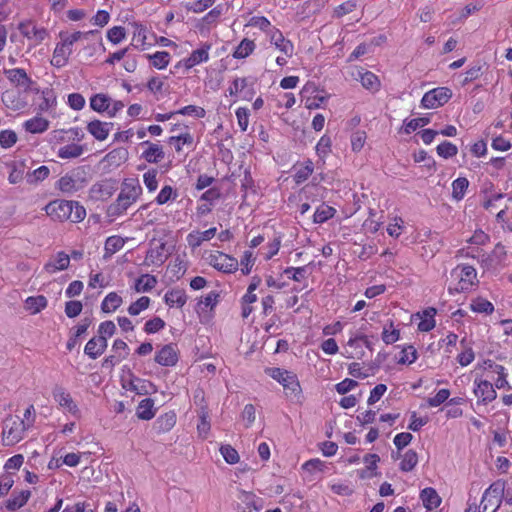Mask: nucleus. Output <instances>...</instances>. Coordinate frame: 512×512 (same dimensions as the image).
<instances>
[{
	"instance_id": "2",
	"label": "nucleus",
	"mask_w": 512,
	"mask_h": 512,
	"mask_svg": "<svg viewBox=\"0 0 512 512\" xmlns=\"http://www.w3.org/2000/svg\"><path fill=\"white\" fill-rule=\"evenodd\" d=\"M142 187L138 179H125L121 191L114 203L109 206L108 212L112 216L122 215L141 196Z\"/></svg>"
},
{
	"instance_id": "6",
	"label": "nucleus",
	"mask_w": 512,
	"mask_h": 512,
	"mask_svg": "<svg viewBox=\"0 0 512 512\" xmlns=\"http://www.w3.org/2000/svg\"><path fill=\"white\" fill-rule=\"evenodd\" d=\"M451 276L458 279L455 291L464 292L470 290L476 284L477 272L473 266L460 264L452 270Z\"/></svg>"
},
{
	"instance_id": "22",
	"label": "nucleus",
	"mask_w": 512,
	"mask_h": 512,
	"mask_svg": "<svg viewBox=\"0 0 512 512\" xmlns=\"http://www.w3.org/2000/svg\"><path fill=\"white\" fill-rule=\"evenodd\" d=\"M210 48L211 44L204 43L201 48L194 50L191 55L184 60L185 67L192 68L195 65L208 61Z\"/></svg>"
},
{
	"instance_id": "48",
	"label": "nucleus",
	"mask_w": 512,
	"mask_h": 512,
	"mask_svg": "<svg viewBox=\"0 0 512 512\" xmlns=\"http://www.w3.org/2000/svg\"><path fill=\"white\" fill-rule=\"evenodd\" d=\"M471 309L474 312L491 314L494 311V306L490 301L479 297L472 302Z\"/></svg>"
},
{
	"instance_id": "31",
	"label": "nucleus",
	"mask_w": 512,
	"mask_h": 512,
	"mask_svg": "<svg viewBox=\"0 0 512 512\" xmlns=\"http://www.w3.org/2000/svg\"><path fill=\"white\" fill-rule=\"evenodd\" d=\"M136 415L142 420L152 419L155 416L154 401L151 398L143 399L137 407Z\"/></svg>"
},
{
	"instance_id": "45",
	"label": "nucleus",
	"mask_w": 512,
	"mask_h": 512,
	"mask_svg": "<svg viewBox=\"0 0 512 512\" xmlns=\"http://www.w3.org/2000/svg\"><path fill=\"white\" fill-rule=\"evenodd\" d=\"M418 463V455L416 451L410 449L403 455L400 463V469L404 472L412 471Z\"/></svg>"
},
{
	"instance_id": "7",
	"label": "nucleus",
	"mask_w": 512,
	"mask_h": 512,
	"mask_svg": "<svg viewBox=\"0 0 512 512\" xmlns=\"http://www.w3.org/2000/svg\"><path fill=\"white\" fill-rule=\"evenodd\" d=\"M504 489V482L496 481L492 483L484 492L479 508L485 512L489 507H492V512H496L500 507Z\"/></svg>"
},
{
	"instance_id": "47",
	"label": "nucleus",
	"mask_w": 512,
	"mask_h": 512,
	"mask_svg": "<svg viewBox=\"0 0 512 512\" xmlns=\"http://www.w3.org/2000/svg\"><path fill=\"white\" fill-rule=\"evenodd\" d=\"M11 166H12V170L8 176L9 183H11V184L20 183L24 178L25 163L24 162H13L11 164Z\"/></svg>"
},
{
	"instance_id": "36",
	"label": "nucleus",
	"mask_w": 512,
	"mask_h": 512,
	"mask_svg": "<svg viewBox=\"0 0 512 512\" xmlns=\"http://www.w3.org/2000/svg\"><path fill=\"white\" fill-rule=\"evenodd\" d=\"M122 304V298L116 292H110L102 301L101 310L104 313L115 311Z\"/></svg>"
},
{
	"instance_id": "11",
	"label": "nucleus",
	"mask_w": 512,
	"mask_h": 512,
	"mask_svg": "<svg viewBox=\"0 0 512 512\" xmlns=\"http://www.w3.org/2000/svg\"><path fill=\"white\" fill-rule=\"evenodd\" d=\"M210 264L217 270L231 273L237 270L238 261L225 253L217 252L210 256Z\"/></svg>"
},
{
	"instance_id": "25",
	"label": "nucleus",
	"mask_w": 512,
	"mask_h": 512,
	"mask_svg": "<svg viewBox=\"0 0 512 512\" xmlns=\"http://www.w3.org/2000/svg\"><path fill=\"white\" fill-rule=\"evenodd\" d=\"M420 498L427 510H433L437 508L441 503V498L439 497L436 490L430 487L421 491Z\"/></svg>"
},
{
	"instance_id": "34",
	"label": "nucleus",
	"mask_w": 512,
	"mask_h": 512,
	"mask_svg": "<svg viewBox=\"0 0 512 512\" xmlns=\"http://www.w3.org/2000/svg\"><path fill=\"white\" fill-rule=\"evenodd\" d=\"M314 165L311 160L305 161L303 164L295 168L294 180L297 184L306 181L313 173Z\"/></svg>"
},
{
	"instance_id": "35",
	"label": "nucleus",
	"mask_w": 512,
	"mask_h": 512,
	"mask_svg": "<svg viewBox=\"0 0 512 512\" xmlns=\"http://www.w3.org/2000/svg\"><path fill=\"white\" fill-rule=\"evenodd\" d=\"M156 284L157 278L155 276L144 274L136 280L134 289L136 292H149Z\"/></svg>"
},
{
	"instance_id": "41",
	"label": "nucleus",
	"mask_w": 512,
	"mask_h": 512,
	"mask_svg": "<svg viewBox=\"0 0 512 512\" xmlns=\"http://www.w3.org/2000/svg\"><path fill=\"white\" fill-rule=\"evenodd\" d=\"M96 33H98V30H90L87 32L76 31L72 34L60 33V37L62 41H65V43L71 47L75 42L81 39H89L90 36H93Z\"/></svg>"
},
{
	"instance_id": "3",
	"label": "nucleus",
	"mask_w": 512,
	"mask_h": 512,
	"mask_svg": "<svg viewBox=\"0 0 512 512\" xmlns=\"http://www.w3.org/2000/svg\"><path fill=\"white\" fill-rule=\"evenodd\" d=\"M90 171L88 165L78 166L63 175L57 181L56 188L64 194L72 195L86 187L91 179Z\"/></svg>"
},
{
	"instance_id": "56",
	"label": "nucleus",
	"mask_w": 512,
	"mask_h": 512,
	"mask_svg": "<svg viewBox=\"0 0 512 512\" xmlns=\"http://www.w3.org/2000/svg\"><path fill=\"white\" fill-rule=\"evenodd\" d=\"M126 36L125 28L122 26H114L107 31V38L113 44L120 43Z\"/></svg>"
},
{
	"instance_id": "29",
	"label": "nucleus",
	"mask_w": 512,
	"mask_h": 512,
	"mask_svg": "<svg viewBox=\"0 0 512 512\" xmlns=\"http://www.w3.org/2000/svg\"><path fill=\"white\" fill-rule=\"evenodd\" d=\"M125 241L120 236H110L105 241L104 259H109L113 254L123 248Z\"/></svg>"
},
{
	"instance_id": "26",
	"label": "nucleus",
	"mask_w": 512,
	"mask_h": 512,
	"mask_svg": "<svg viewBox=\"0 0 512 512\" xmlns=\"http://www.w3.org/2000/svg\"><path fill=\"white\" fill-rule=\"evenodd\" d=\"M165 303L170 307L181 308L187 301V296L184 290L172 289L166 292L164 296Z\"/></svg>"
},
{
	"instance_id": "33",
	"label": "nucleus",
	"mask_w": 512,
	"mask_h": 512,
	"mask_svg": "<svg viewBox=\"0 0 512 512\" xmlns=\"http://www.w3.org/2000/svg\"><path fill=\"white\" fill-rule=\"evenodd\" d=\"M166 243L162 242L157 247L151 248L146 255V260L151 264L161 265L167 258L164 254Z\"/></svg>"
},
{
	"instance_id": "1",
	"label": "nucleus",
	"mask_w": 512,
	"mask_h": 512,
	"mask_svg": "<svg viewBox=\"0 0 512 512\" xmlns=\"http://www.w3.org/2000/svg\"><path fill=\"white\" fill-rule=\"evenodd\" d=\"M45 211L53 220H70L73 223L81 222L86 216L85 208L77 201L54 200L45 206Z\"/></svg>"
},
{
	"instance_id": "19",
	"label": "nucleus",
	"mask_w": 512,
	"mask_h": 512,
	"mask_svg": "<svg viewBox=\"0 0 512 512\" xmlns=\"http://www.w3.org/2000/svg\"><path fill=\"white\" fill-rule=\"evenodd\" d=\"M71 53L72 48L68 44H66L65 41H62V43L57 44L54 49L53 57L51 60L52 65L57 68L65 66L68 62V58Z\"/></svg>"
},
{
	"instance_id": "32",
	"label": "nucleus",
	"mask_w": 512,
	"mask_h": 512,
	"mask_svg": "<svg viewBox=\"0 0 512 512\" xmlns=\"http://www.w3.org/2000/svg\"><path fill=\"white\" fill-rule=\"evenodd\" d=\"M111 105V98L105 94H95L90 98V107L92 110L103 113L106 112Z\"/></svg>"
},
{
	"instance_id": "20",
	"label": "nucleus",
	"mask_w": 512,
	"mask_h": 512,
	"mask_svg": "<svg viewBox=\"0 0 512 512\" xmlns=\"http://www.w3.org/2000/svg\"><path fill=\"white\" fill-rule=\"evenodd\" d=\"M4 74L7 79L15 86L29 87L32 84L31 78L22 68L5 69Z\"/></svg>"
},
{
	"instance_id": "39",
	"label": "nucleus",
	"mask_w": 512,
	"mask_h": 512,
	"mask_svg": "<svg viewBox=\"0 0 512 512\" xmlns=\"http://www.w3.org/2000/svg\"><path fill=\"white\" fill-rule=\"evenodd\" d=\"M50 174V169L47 166H40L32 172H28L25 179L28 184H37L44 181Z\"/></svg>"
},
{
	"instance_id": "17",
	"label": "nucleus",
	"mask_w": 512,
	"mask_h": 512,
	"mask_svg": "<svg viewBox=\"0 0 512 512\" xmlns=\"http://www.w3.org/2000/svg\"><path fill=\"white\" fill-rule=\"evenodd\" d=\"M70 257L65 252H58L54 259H51L44 265V270L49 274L65 270L69 267Z\"/></svg>"
},
{
	"instance_id": "53",
	"label": "nucleus",
	"mask_w": 512,
	"mask_h": 512,
	"mask_svg": "<svg viewBox=\"0 0 512 512\" xmlns=\"http://www.w3.org/2000/svg\"><path fill=\"white\" fill-rule=\"evenodd\" d=\"M400 354L401 356L398 360L400 364H412L417 360V351L411 345L403 348Z\"/></svg>"
},
{
	"instance_id": "15",
	"label": "nucleus",
	"mask_w": 512,
	"mask_h": 512,
	"mask_svg": "<svg viewBox=\"0 0 512 512\" xmlns=\"http://www.w3.org/2000/svg\"><path fill=\"white\" fill-rule=\"evenodd\" d=\"M270 42L274 44L275 47L284 53L287 57H291L293 55V43L290 40L285 39L279 29L274 28L271 31Z\"/></svg>"
},
{
	"instance_id": "60",
	"label": "nucleus",
	"mask_w": 512,
	"mask_h": 512,
	"mask_svg": "<svg viewBox=\"0 0 512 512\" xmlns=\"http://www.w3.org/2000/svg\"><path fill=\"white\" fill-rule=\"evenodd\" d=\"M177 114L181 115H191L195 116L196 118H203L206 115V111L204 108L195 106V105H188L183 108H181L178 111H175Z\"/></svg>"
},
{
	"instance_id": "40",
	"label": "nucleus",
	"mask_w": 512,
	"mask_h": 512,
	"mask_svg": "<svg viewBox=\"0 0 512 512\" xmlns=\"http://www.w3.org/2000/svg\"><path fill=\"white\" fill-rule=\"evenodd\" d=\"M335 212L336 210L333 207L328 206L326 204H322L315 211L313 215V221L314 223L318 224L324 223L327 220L331 219L334 216Z\"/></svg>"
},
{
	"instance_id": "9",
	"label": "nucleus",
	"mask_w": 512,
	"mask_h": 512,
	"mask_svg": "<svg viewBox=\"0 0 512 512\" xmlns=\"http://www.w3.org/2000/svg\"><path fill=\"white\" fill-rule=\"evenodd\" d=\"M118 189V182L115 179H103L94 183L89 189L90 198L93 200H108Z\"/></svg>"
},
{
	"instance_id": "28",
	"label": "nucleus",
	"mask_w": 512,
	"mask_h": 512,
	"mask_svg": "<svg viewBox=\"0 0 512 512\" xmlns=\"http://www.w3.org/2000/svg\"><path fill=\"white\" fill-rule=\"evenodd\" d=\"M47 298L43 295L30 296L25 300V309L31 314H37L47 307Z\"/></svg>"
},
{
	"instance_id": "16",
	"label": "nucleus",
	"mask_w": 512,
	"mask_h": 512,
	"mask_svg": "<svg viewBox=\"0 0 512 512\" xmlns=\"http://www.w3.org/2000/svg\"><path fill=\"white\" fill-rule=\"evenodd\" d=\"M106 348L107 340L105 339V337H93L87 342L84 348V353L91 359H96L104 353Z\"/></svg>"
},
{
	"instance_id": "24",
	"label": "nucleus",
	"mask_w": 512,
	"mask_h": 512,
	"mask_svg": "<svg viewBox=\"0 0 512 512\" xmlns=\"http://www.w3.org/2000/svg\"><path fill=\"white\" fill-rule=\"evenodd\" d=\"M217 232L216 227H212L203 232H192L187 236V241L190 247H199L204 241L211 240Z\"/></svg>"
},
{
	"instance_id": "30",
	"label": "nucleus",
	"mask_w": 512,
	"mask_h": 512,
	"mask_svg": "<svg viewBox=\"0 0 512 512\" xmlns=\"http://www.w3.org/2000/svg\"><path fill=\"white\" fill-rule=\"evenodd\" d=\"M49 121L43 117L35 116L24 123V128L30 133H42L48 129Z\"/></svg>"
},
{
	"instance_id": "49",
	"label": "nucleus",
	"mask_w": 512,
	"mask_h": 512,
	"mask_svg": "<svg viewBox=\"0 0 512 512\" xmlns=\"http://www.w3.org/2000/svg\"><path fill=\"white\" fill-rule=\"evenodd\" d=\"M178 194L171 186H164L156 197V202L159 205L166 204L170 200H175Z\"/></svg>"
},
{
	"instance_id": "55",
	"label": "nucleus",
	"mask_w": 512,
	"mask_h": 512,
	"mask_svg": "<svg viewBox=\"0 0 512 512\" xmlns=\"http://www.w3.org/2000/svg\"><path fill=\"white\" fill-rule=\"evenodd\" d=\"M238 499L246 506V508L252 507L255 511H259L261 508V506L257 504L256 496L251 492L241 491Z\"/></svg>"
},
{
	"instance_id": "27",
	"label": "nucleus",
	"mask_w": 512,
	"mask_h": 512,
	"mask_svg": "<svg viewBox=\"0 0 512 512\" xmlns=\"http://www.w3.org/2000/svg\"><path fill=\"white\" fill-rule=\"evenodd\" d=\"M31 496V492L29 490H22L18 494H12L11 498L6 501L5 507L9 511H15L21 507H23Z\"/></svg>"
},
{
	"instance_id": "13",
	"label": "nucleus",
	"mask_w": 512,
	"mask_h": 512,
	"mask_svg": "<svg viewBox=\"0 0 512 512\" xmlns=\"http://www.w3.org/2000/svg\"><path fill=\"white\" fill-rule=\"evenodd\" d=\"M19 31L24 37L33 40L37 44L42 42L48 35V32L45 28L37 27L31 21L20 23Z\"/></svg>"
},
{
	"instance_id": "5",
	"label": "nucleus",
	"mask_w": 512,
	"mask_h": 512,
	"mask_svg": "<svg viewBox=\"0 0 512 512\" xmlns=\"http://www.w3.org/2000/svg\"><path fill=\"white\" fill-rule=\"evenodd\" d=\"M27 429L24 420H21V418H7L4 421L3 440L6 445H14L23 439Z\"/></svg>"
},
{
	"instance_id": "61",
	"label": "nucleus",
	"mask_w": 512,
	"mask_h": 512,
	"mask_svg": "<svg viewBox=\"0 0 512 512\" xmlns=\"http://www.w3.org/2000/svg\"><path fill=\"white\" fill-rule=\"evenodd\" d=\"M143 181L149 192H153L158 187L157 171L155 169L147 171L143 175Z\"/></svg>"
},
{
	"instance_id": "44",
	"label": "nucleus",
	"mask_w": 512,
	"mask_h": 512,
	"mask_svg": "<svg viewBox=\"0 0 512 512\" xmlns=\"http://www.w3.org/2000/svg\"><path fill=\"white\" fill-rule=\"evenodd\" d=\"M83 153V147L78 144H69L58 150V157L62 159L77 158Z\"/></svg>"
},
{
	"instance_id": "42",
	"label": "nucleus",
	"mask_w": 512,
	"mask_h": 512,
	"mask_svg": "<svg viewBox=\"0 0 512 512\" xmlns=\"http://www.w3.org/2000/svg\"><path fill=\"white\" fill-rule=\"evenodd\" d=\"M469 181L465 177H459L452 182V196L459 201L464 198Z\"/></svg>"
},
{
	"instance_id": "51",
	"label": "nucleus",
	"mask_w": 512,
	"mask_h": 512,
	"mask_svg": "<svg viewBox=\"0 0 512 512\" xmlns=\"http://www.w3.org/2000/svg\"><path fill=\"white\" fill-rule=\"evenodd\" d=\"M147 386L152 387L153 385L151 382L142 380L140 378L132 379L129 382V389L140 395H146L149 393Z\"/></svg>"
},
{
	"instance_id": "21",
	"label": "nucleus",
	"mask_w": 512,
	"mask_h": 512,
	"mask_svg": "<svg viewBox=\"0 0 512 512\" xmlns=\"http://www.w3.org/2000/svg\"><path fill=\"white\" fill-rule=\"evenodd\" d=\"M141 145L147 146V149L142 153V158H144L147 162L158 163L164 159L165 153L162 146L150 141H144L141 143Z\"/></svg>"
},
{
	"instance_id": "52",
	"label": "nucleus",
	"mask_w": 512,
	"mask_h": 512,
	"mask_svg": "<svg viewBox=\"0 0 512 512\" xmlns=\"http://www.w3.org/2000/svg\"><path fill=\"white\" fill-rule=\"evenodd\" d=\"M149 304L150 298L147 296H142L129 306L128 313L132 316H136L140 314L143 310L147 309L149 307Z\"/></svg>"
},
{
	"instance_id": "38",
	"label": "nucleus",
	"mask_w": 512,
	"mask_h": 512,
	"mask_svg": "<svg viewBox=\"0 0 512 512\" xmlns=\"http://www.w3.org/2000/svg\"><path fill=\"white\" fill-rule=\"evenodd\" d=\"M42 100L38 104V110L41 112L48 111L56 105V95L53 89L46 88L41 91Z\"/></svg>"
},
{
	"instance_id": "57",
	"label": "nucleus",
	"mask_w": 512,
	"mask_h": 512,
	"mask_svg": "<svg viewBox=\"0 0 512 512\" xmlns=\"http://www.w3.org/2000/svg\"><path fill=\"white\" fill-rule=\"evenodd\" d=\"M220 452L225 461L229 464H236L239 461L238 452L230 445H222Z\"/></svg>"
},
{
	"instance_id": "43",
	"label": "nucleus",
	"mask_w": 512,
	"mask_h": 512,
	"mask_svg": "<svg viewBox=\"0 0 512 512\" xmlns=\"http://www.w3.org/2000/svg\"><path fill=\"white\" fill-rule=\"evenodd\" d=\"M485 364L489 368H493L494 372L498 374V378L495 382V386L498 389L503 388V387H507L508 389H511L509 383L506 380L505 368L502 365L494 364L493 361H491V360L486 361Z\"/></svg>"
},
{
	"instance_id": "4",
	"label": "nucleus",
	"mask_w": 512,
	"mask_h": 512,
	"mask_svg": "<svg viewBox=\"0 0 512 512\" xmlns=\"http://www.w3.org/2000/svg\"><path fill=\"white\" fill-rule=\"evenodd\" d=\"M266 373L283 386L287 395H297L300 393L301 387L294 373L281 368H267Z\"/></svg>"
},
{
	"instance_id": "64",
	"label": "nucleus",
	"mask_w": 512,
	"mask_h": 512,
	"mask_svg": "<svg viewBox=\"0 0 512 512\" xmlns=\"http://www.w3.org/2000/svg\"><path fill=\"white\" fill-rule=\"evenodd\" d=\"M164 326H165V322L161 318L155 317L153 319L148 320L145 323L144 331L148 334L156 333L159 330H161L162 328H164Z\"/></svg>"
},
{
	"instance_id": "58",
	"label": "nucleus",
	"mask_w": 512,
	"mask_h": 512,
	"mask_svg": "<svg viewBox=\"0 0 512 512\" xmlns=\"http://www.w3.org/2000/svg\"><path fill=\"white\" fill-rule=\"evenodd\" d=\"M429 122H430V119L427 117L415 118V119H411L409 121H405L404 131H405V133L410 134V133L414 132L415 130H417L419 127H423V126L429 124Z\"/></svg>"
},
{
	"instance_id": "50",
	"label": "nucleus",
	"mask_w": 512,
	"mask_h": 512,
	"mask_svg": "<svg viewBox=\"0 0 512 512\" xmlns=\"http://www.w3.org/2000/svg\"><path fill=\"white\" fill-rule=\"evenodd\" d=\"M458 152L456 145L449 141H444L437 146V153L439 156L448 159L455 156Z\"/></svg>"
},
{
	"instance_id": "8",
	"label": "nucleus",
	"mask_w": 512,
	"mask_h": 512,
	"mask_svg": "<svg viewBox=\"0 0 512 512\" xmlns=\"http://www.w3.org/2000/svg\"><path fill=\"white\" fill-rule=\"evenodd\" d=\"M452 97V91L448 87H438L426 92L421 104L426 109H434L443 106Z\"/></svg>"
},
{
	"instance_id": "12",
	"label": "nucleus",
	"mask_w": 512,
	"mask_h": 512,
	"mask_svg": "<svg viewBox=\"0 0 512 512\" xmlns=\"http://www.w3.org/2000/svg\"><path fill=\"white\" fill-rule=\"evenodd\" d=\"M155 362L161 366H175L178 362V352L174 344L164 345L155 355Z\"/></svg>"
},
{
	"instance_id": "10",
	"label": "nucleus",
	"mask_w": 512,
	"mask_h": 512,
	"mask_svg": "<svg viewBox=\"0 0 512 512\" xmlns=\"http://www.w3.org/2000/svg\"><path fill=\"white\" fill-rule=\"evenodd\" d=\"M54 400L60 407L67 410L75 417H80V410L77 404L72 399L71 395L61 386H55L52 391Z\"/></svg>"
},
{
	"instance_id": "23",
	"label": "nucleus",
	"mask_w": 512,
	"mask_h": 512,
	"mask_svg": "<svg viewBox=\"0 0 512 512\" xmlns=\"http://www.w3.org/2000/svg\"><path fill=\"white\" fill-rule=\"evenodd\" d=\"M176 424V414L173 411L160 415L153 424V429L158 433L170 431Z\"/></svg>"
},
{
	"instance_id": "54",
	"label": "nucleus",
	"mask_w": 512,
	"mask_h": 512,
	"mask_svg": "<svg viewBox=\"0 0 512 512\" xmlns=\"http://www.w3.org/2000/svg\"><path fill=\"white\" fill-rule=\"evenodd\" d=\"M169 53L166 51H158L154 55L149 56L152 60V64L154 67L158 69H164L169 63Z\"/></svg>"
},
{
	"instance_id": "62",
	"label": "nucleus",
	"mask_w": 512,
	"mask_h": 512,
	"mask_svg": "<svg viewBox=\"0 0 512 512\" xmlns=\"http://www.w3.org/2000/svg\"><path fill=\"white\" fill-rule=\"evenodd\" d=\"M450 391L448 389L439 390L434 397H430L427 403L430 407H437L448 400Z\"/></svg>"
},
{
	"instance_id": "63",
	"label": "nucleus",
	"mask_w": 512,
	"mask_h": 512,
	"mask_svg": "<svg viewBox=\"0 0 512 512\" xmlns=\"http://www.w3.org/2000/svg\"><path fill=\"white\" fill-rule=\"evenodd\" d=\"M365 141H366V132L365 131L358 130V131L354 132L351 136V145H352L353 151H356V152L360 151L363 148Z\"/></svg>"
},
{
	"instance_id": "18",
	"label": "nucleus",
	"mask_w": 512,
	"mask_h": 512,
	"mask_svg": "<svg viewBox=\"0 0 512 512\" xmlns=\"http://www.w3.org/2000/svg\"><path fill=\"white\" fill-rule=\"evenodd\" d=\"M113 127V123L102 122L100 120H93L88 123V132L95 137L98 141L105 140Z\"/></svg>"
},
{
	"instance_id": "46",
	"label": "nucleus",
	"mask_w": 512,
	"mask_h": 512,
	"mask_svg": "<svg viewBox=\"0 0 512 512\" xmlns=\"http://www.w3.org/2000/svg\"><path fill=\"white\" fill-rule=\"evenodd\" d=\"M359 76L361 84L364 88L374 91L378 90L380 82L378 80V77L374 73L370 71H366L364 73L359 72Z\"/></svg>"
},
{
	"instance_id": "14",
	"label": "nucleus",
	"mask_w": 512,
	"mask_h": 512,
	"mask_svg": "<svg viewBox=\"0 0 512 512\" xmlns=\"http://www.w3.org/2000/svg\"><path fill=\"white\" fill-rule=\"evenodd\" d=\"M475 384L476 387L474 388V393L476 397L483 403H489L496 398V391L489 381L480 380L477 382V380H475Z\"/></svg>"
},
{
	"instance_id": "37",
	"label": "nucleus",
	"mask_w": 512,
	"mask_h": 512,
	"mask_svg": "<svg viewBox=\"0 0 512 512\" xmlns=\"http://www.w3.org/2000/svg\"><path fill=\"white\" fill-rule=\"evenodd\" d=\"M255 47L254 41L244 38L236 47L233 57L236 59H244L253 53Z\"/></svg>"
},
{
	"instance_id": "59",
	"label": "nucleus",
	"mask_w": 512,
	"mask_h": 512,
	"mask_svg": "<svg viewBox=\"0 0 512 512\" xmlns=\"http://www.w3.org/2000/svg\"><path fill=\"white\" fill-rule=\"evenodd\" d=\"M17 141V135L12 130H3L0 132V145L2 148H10Z\"/></svg>"
}]
</instances>
